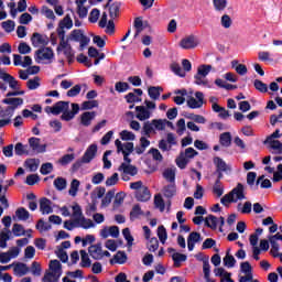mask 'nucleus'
I'll return each instance as SVG.
<instances>
[{
  "instance_id": "2f4dec72",
  "label": "nucleus",
  "mask_w": 282,
  "mask_h": 282,
  "mask_svg": "<svg viewBox=\"0 0 282 282\" xmlns=\"http://www.w3.org/2000/svg\"><path fill=\"white\" fill-rule=\"evenodd\" d=\"M161 91H164V89L160 86H151L148 89V94L152 100H159Z\"/></svg>"
},
{
  "instance_id": "72a5a7b5",
  "label": "nucleus",
  "mask_w": 282,
  "mask_h": 282,
  "mask_svg": "<svg viewBox=\"0 0 282 282\" xmlns=\"http://www.w3.org/2000/svg\"><path fill=\"white\" fill-rule=\"evenodd\" d=\"M15 217H18L20 221H28V219H30V212H28L25 207H20L15 210Z\"/></svg>"
},
{
  "instance_id": "13d9d810",
  "label": "nucleus",
  "mask_w": 282,
  "mask_h": 282,
  "mask_svg": "<svg viewBox=\"0 0 282 282\" xmlns=\"http://www.w3.org/2000/svg\"><path fill=\"white\" fill-rule=\"evenodd\" d=\"M194 83L195 85H199L203 87H210V84L208 83V78L200 76V75H195L194 76Z\"/></svg>"
},
{
  "instance_id": "3c124183",
  "label": "nucleus",
  "mask_w": 282,
  "mask_h": 282,
  "mask_svg": "<svg viewBox=\"0 0 282 282\" xmlns=\"http://www.w3.org/2000/svg\"><path fill=\"white\" fill-rule=\"evenodd\" d=\"M223 263L226 268H235V264L237 263V260L234 256L227 253L225 258L223 259Z\"/></svg>"
},
{
  "instance_id": "58836bf2",
  "label": "nucleus",
  "mask_w": 282,
  "mask_h": 282,
  "mask_svg": "<svg viewBox=\"0 0 282 282\" xmlns=\"http://www.w3.org/2000/svg\"><path fill=\"white\" fill-rule=\"evenodd\" d=\"M80 257H82V262L80 267L82 268H91V259H89V254L85 250H80Z\"/></svg>"
},
{
  "instance_id": "6ab92c4d",
  "label": "nucleus",
  "mask_w": 282,
  "mask_h": 282,
  "mask_svg": "<svg viewBox=\"0 0 282 282\" xmlns=\"http://www.w3.org/2000/svg\"><path fill=\"white\" fill-rule=\"evenodd\" d=\"M31 42L33 47H41V45H47V36L41 33H33Z\"/></svg>"
},
{
  "instance_id": "69168bd1",
  "label": "nucleus",
  "mask_w": 282,
  "mask_h": 282,
  "mask_svg": "<svg viewBox=\"0 0 282 282\" xmlns=\"http://www.w3.org/2000/svg\"><path fill=\"white\" fill-rule=\"evenodd\" d=\"M52 171H54V165L52 163H43L40 169V173L42 175H50Z\"/></svg>"
},
{
  "instance_id": "2eb2a0df",
  "label": "nucleus",
  "mask_w": 282,
  "mask_h": 282,
  "mask_svg": "<svg viewBox=\"0 0 282 282\" xmlns=\"http://www.w3.org/2000/svg\"><path fill=\"white\" fill-rule=\"evenodd\" d=\"M96 153H98V145L96 144L89 145L82 158V161L84 162V164H89V162H91V160L96 158Z\"/></svg>"
},
{
  "instance_id": "49530a36",
  "label": "nucleus",
  "mask_w": 282,
  "mask_h": 282,
  "mask_svg": "<svg viewBox=\"0 0 282 282\" xmlns=\"http://www.w3.org/2000/svg\"><path fill=\"white\" fill-rule=\"evenodd\" d=\"M31 273L33 274V276H41L43 269L41 268V263L37 261H33L31 264Z\"/></svg>"
},
{
  "instance_id": "aec40b11",
  "label": "nucleus",
  "mask_w": 282,
  "mask_h": 282,
  "mask_svg": "<svg viewBox=\"0 0 282 282\" xmlns=\"http://www.w3.org/2000/svg\"><path fill=\"white\" fill-rule=\"evenodd\" d=\"M40 210L42 215H50L54 213V209L52 208V200L48 198H42L40 200Z\"/></svg>"
},
{
  "instance_id": "864d4df0",
  "label": "nucleus",
  "mask_w": 282,
  "mask_h": 282,
  "mask_svg": "<svg viewBox=\"0 0 282 282\" xmlns=\"http://www.w3.org/2000/svg\"><path fill=\"white\" fill-rule=\"evenodd\" d=\"M214 8L217 12L226 10L228 6V0H213Z\"/></svg>"
},
{
  "instance_id": "c85d7f7f",
  "label": "nucleus",
  "mask_w": 282,
  "mask_h": 282,
  "mask_svg": "<svg viewBox=\"0 0 282 282\" xmlns=\"http://www.w3.org/2000/svg\"><path fill=\"white\" fill-rule=\"evenodd\" d=\"M39 164H41V161L39 159H28L24 162V166L29 169L31 173L39 171Z\"/></svg>"
},
{
  "instance_id": "9d476101",
  "label": "nucleus",
  "mask_w": 282,
  "mask_h": 282,
  "mask_svg": "<svg viewBox=\"0 0 282 282\" xmlns=\"http://www.w3.org/2000/svg\"><path fill=\"white\" fill-rule=\"evenodd\" d=\"M214 164L216 166V173H226V175H230L232 173V166L227 164L226 161L219 156L214 158Z\"/></svg>"
},
{
  "instance_id": "c03bdc74",
  "label": "nucleus",
  "mask_w": 282,
  "mask_h": 282,
  "mask_svg": "<svg viewBox=\"0 0 282 282\" xmlns=\"http://www.w3.org/2000/svg\"><path fill=\"white\" fill-rule=\"evenodd\" d=\"M41 14H43V17L50 19L51 21H56V15L54 14V11L52 9H48L46 6H43L41 8Z\"/></svg>"
},
{
  "instance_id": "bb28decb",
  "label": "nucleus",
  "mask_w": 282,
  "mask_h": 282,
  "mask_svg": "<svg viewBox=\"0 0 282 282\" xmlns=\"http://www.w3.org/2000/svg\"><path fill=\"white\" fill-rule=\"evenodd\" d=\"M13 272L17 276H25V274L30 272V269L28 268V264L18 262L13 268Z\"/></svg>"
},
{
  "instance_id": "4be33fe9",
  "label": "nucleus",
  "mask_w": 282,
  "mask_h": 282,
  "mask_svg": "<svg viewBox=\"0 0 282 282\" xmlns=\"http://www.w3.org/2000/svg\"><path fill=\"white\" fill-rule=\"evenodd\" d=\"M2 80H4V83H8L9 87L13 90H19L21 89V83H19V80H17V78H14L12 75H2Z\"/></svg>"
},
{
  "instance_id": "a878e982",
  "label": "nucleus",
  "mask_w": 282,
  "mask_h": 282,
  "mask_svg": "<svg viewBox=\"0 0 282 282\" xmlns=\"http://www.w3.org/2000/svg\"><path fill=\"white\" fill-rule=\"evenodd\" d=\"M151 145V141H149V139H147L145 137H141L140 138V145H137L134 148V151L138 155H142V153H144L148 149V147Z\"/></svg>"
},
{
  "instance_id": "ddd939ff",
  "label": "nucleus",
  "mask_w": 282,
  "mask_h": 282,
  "mask_svg": "<svg viewBox=\"0 0 282 282\" xmlns=\"http://www.w3.org/2000/svg\"><path fill=\"white\" fill-rule=\"evenodd\" d=\"M29 147L35 153H45V151H47V145L41 144V139H39L36 137H32L29 139Z\"/></svg>"
},
{
  "instance_id": "de8ad7c7",
  "label": "nucleus",
  "mask_w": 282,
  "mask_h": 282,
  "mask_svg": "<svg viewBox=\"0 0 282 282\" xmlns=\"http://www.w3.org/2000/svg\"><path fill=\"white\" fill-rule=\"evenodd\" d=\"M253 87H256L260 94H268V84L261 82L260 79H256L253 82Z\"/></svg>"
},
{
  "instance_id": "f03ea898",
  "label": "nucleus",
  "mask_w": 282,
  "mask_h": 282,
  "mask_svg": "<svg viewBox=\"0 0 282 282\" xmlns=\"http://www.w3.org/2000/svg\"><path fill=\"white\" fill-rule=\"evenodd\" d=\"M243 199H246V186H243L241 183H238L236 187L232 188V191H230L220 199V204L228 206V204H237V202H241Z\"/></svg>"
},
{
  "instance_id": "37998d69",
  "label": "nucleus",
  "mask_w": 282,
  "mask_h": 282,
  "mask_svg": "<svg viewBox=\"0 0 282 282\" xmlns=\"http://www.w3.org/2000/svg\"><path fill=\"white\" fill-rule=\"evenodd\" d=\"M53 184L57 191H65L67 188V180L63 177L55 178Z\"/></svg>"
},
{
  "instance_id": "bf43d9fd",
  "label": "nucleus",
  "mask_w": 282,
  "mask_h": 282,
  "mask_svg": "<svg viewBox=\"0 0 282 282\" xmlns=\"http://www.w3.org/2000/svg\"><path fill=\"white\" fill-rule=\"evenodd\" d=\"M73 209V219H88L83 216V208L79 207V205H74L72 207Z\"/></svg>"
},
{
  "instance_id": "b1692460",
  "label": "nucleus",
  "mask_w": 282,
  "mask_h": 282,
  "mask_svg": "<svg viewBox=\"0 0 282 282\" xmlns=\"http://www.w3.org/2000/svg\"><path fill=\"white\" fill-rule=\"evenodd\" d=\"M135 198L138 202H149V199H151V192L149 191V187L145 186L135 192Z\"/></svg>"
},
{
  "instance_id": "423d86ee",
  "label": "nucleus",
  "mask_w": 282,
  "mask_h": 282,
  "mask_svg": "<svg viewBox=\"0 0 282 282\" xmlns=\"http://www.w3.org/2000/svg\"><path fill=\"white\" fill-rule=\"evenodd\" d=\"M61 52H63L69 64L74 63V48H72L69 40H66L65 37H59L57 54H61Z\"/></svg>"
},
{
  "instance_id": "6e6d98bb",
  "label": "nucleus",
  "mask_w": 282,
  "mask_h": 282,
  "mask_svg": "<svg viewBox=\"0 0 282 282\" xmlns=\"http://www.w3.org/2000/svg\"><path fill=\"white\" fill-rule=\"evenodd\" d=\"M214 195H217V197H221L224 195V185L221 184V181L216 180L214 187H213Z\"/></svg>"
},
{
  "instance_id": "a19ab883",
  "label": "nucleus",
  "mask_w": 282,
  "mask_h": 282,
  "mask_svg": "<svg viewBox=\"0 0 282 282\" xmlns=\"http://www.w3.org/2000/svg\"><path fill=\"white\" fill-rule=\"evenodd\" d=\"M256 184H257V186H259V184H260L261 188H272V182L270 180L265 178L264 175L259 176Z\"/></svg>"
},
{
  "instance_id": "412c9836",
  "label": "nucleus",
  "mask_w": 282,
  "mask_h": 282,
  "mask_svg": "<svg viewBox=\"0 0 282 282\" xmlns=\"http://www.w3.org/2000/svg\"><path fill=\"white\" fill-rule=\"evenodd\" d=\"M263 144H269L270 149H272V153L275 155H282V143L279 140H264Z\"/></svg>"
},
{
  "instance_id": "5701e85b",
  "label": "nucleus",
  "mask_w": 282,
  "mask_h": 282,
  "mask_svg": "<svg viewBox=\"0 0 282 282\" xmlns=\"http://www.w3.org/2000/svg\"><path fill=\"white\" fill-rule=\"evenodd\" d=\"M118 171H122L126 175H131V177H134V175H138V167L135 165L121 163Z\"/></svg>"
},
{
  "instance_id": "6e6552de",
  "label": "nucleus",
  "mask_w": 282,
  "mask_h": 282,
  "mask_svg": "<svg viewBox=\"0 0 282 282\" xmlns=\"http://www.w3.org/2000/svg\"><path fill=\"white\" fill-rule=\"evenodd\" d=\"M72 28H74V21H72L69 14H66L64 19L59 21L56 29L58 39H65V30H72Z\"/></svg>"
},
{
  "instance_id": "c9c22d12",
  "label": "nucleus",
  "mask_w": 282,
  "mask_h": 282,
  "mask_svg": "<svg viewBox=\"0 0 282 282\" xmlns=\"http://www.w3.org/2000/svg\"><path fill=\"white\" fill-rule=\"evenodd\" d=\"M74 160H76V154L72 153L63 155L57 162L61 164V166H67V164H72Z\"/></svg>"
},
{
  "instance_id": "7ed1b4c3",
  "label": "nucleus",
  "mask_w": 282,
  "mask_h": 282,
  "mask_svg": "<svg viewBox=\"0 0 282 282\" xmlns=\"http://www.w3.org/2000/svg\"><path fill=\"white\" fill-rule=\"evenodd\" d=\"M48 268L50 272L44 275L43 282H58L61 274H63V267L61 265V261L51 260Z\"/></svg>"
},
{
  "instance_id": "473e14b6",
  "label": "nucleus",
  "mask_w": 282,
  "mask_h": 282,
  "mask_svg": "<svg viewBox=\"0 0 282 282\" xmlns=\"http://www.w3.org/2000/svg\"><path fill=\"white\" fill-rule=\"evenodd\" d=\"M186 254L174 252L172 254V260L174 261V268H182V263L186 261Z\"/></svg>"
},
{
  "instance_id": "603ef678",
  "label": "nucleus",
  "mask_w": 282,
  "mask_h": 282,
  "mask_svg": "<svg viewBox=\"0 0 282 282\" xmlns=\"http://www.w3.org/2000/svg\"><path fill=\"white\" fill-rule=\"evenodd\" d=\"M26 87L30 90L39 89V87H41V78L34 77L33 79H29L26 82Z\"/></svg>"
},
{
  "instance_id": "f3484780",
  "label": "nucleus",
  "mask_w": 282,
  "mask_h": 282,
  "mask_svg": "<svg viewBox=\"0 0 282 282\" xmlns=\"http://www.w3.org/2000/svg\"><path fill=\"white\" fill-rule=\"evenodd\" d=\"M94 120H96V111H86L80 115V124L83 127H91Z\"/></svg>"
},
{
  "instance_id": "5fc2aeb1",
  "label": "nucleus",
  "mask_w": 282,
  "mask_h": 282,
  "mask_svg": "<svg viewBox=\"0 0 282 282\" xmlns=\"http://www.w3.org/2000/svg\"><path fill=\"white\" fill-rule=\"evenodd\" d=\"M14 237H23L25 235V228L21 224H14L12 227Z\"/></svg>"
},
{
  "instance_id": "4c0bfd02",
  "label": "nucleus",
  "mask_w": 282,
  "mask_h": 282,
  "mask_svg": "<svg viewBox=\"0 0 282 282\" xmlns=\"http://www.w3.org/2000/svg\"><path fill=\"white\" fill-rule=\"evenodd\" d=\"M163 177H164V180L170 182V184H175V169H173V167L166 169L163 172Z\"/></svg>"
},
{
  "instance_id": "4d7b16f0",
  "label": "nucleus",
  "mask_w": 282,
  "mask_h": 282,
  "mask_svg": "<svg viewBox=\"0 0 282 282\" xmlns=\"http://www.w3.org/2000/svg\"><path fill=\"white\" fill-rule=\"evenodd\" d=\"M134 28L137 30L134 37L140 36L142 31L144 30V22L142 21V18L134 19Z\"/></svg>"
},
{
  "instance_id": "393cba45",
  "label": "nucleus",
  "mask_w": 282,
  "mask_h": 282,
  "mask_svg": "<svg viewBox=\"0 0 282 282\" xmlns=\"http://www.w3.org/2000/svg\"><path fill=\"white\" fill-rule=\"evenodd\" d=\"M163 195L167 199L175 197V195H177V186L175 185V183H170L169 185H165L163 187Z\"/></svg>"
},
{
  "instance_id": "09e8293b",
  "label": "nucleus",
  "mask_w": 282,
  "mask_h": 282,
  "mask_svg": "<svg viewBox=\"0 0 282 282\" xmlns=\"http://www.w3.org/2000/svg\"><path fill=\"white\" fill-rule=\"evenodd\" d=\"M143 133L148 137L151 138V133H155V127L153 124V121H147L143 124Z\"/></svg>"
},
{
  "instance_id": "f257e3e1",
  "label": "nucleus",
  "mask_w": 282,
  "mask_h": 282,
  "mask_svg": "<svg viewBox=\"0 0 282 282\" xmlns=\"http://www.w3.org/2000/svg\"><path fill=\"white\" fill-rule=\"evenodd\" d=\"M80 111V106L78 104H72V111H69V102L68 101H57L54 105V116H61V120L65 122H69V120H74L76 115Z\"/></svg>"
},
{
  "instance_id": "774afa93",
  "label": "nucleus",
  "mask_w": 282,
  "mask_h": 282,
  "mask_svg": "<svg viewBox=\"0 0 282 282\" xmlns=\"http://www.w3.org/2000/svg\"><path fill=\"white\" fill-rule=\"evenodd\" d=\"M1 25L4 29V31H7L8 33L14 32V21L8 20L2 22Z\"/></svg>"
},
{
  "instance_id": "0e129e2a",
  "label": "nucleus",
  "mask_w": 282,
  "mask_h": 282,
  "mask_svg": "<svg viewBox=\"0 0 282 282\" xmlns=\"http://www.w3.org/2000/svg\"><path fill=\"white\" fill-rule=\"evenodd\" d=\"M147 246L150 252H155V250L160 248V241L158 240V238H151Z\"/></svg>"
},
{
  "instance_id": "a18cd8bd",
  "label": "nucleus",
  "mask_w": 282,
  "mask_h": 282,
  "mask_svg": "<svg viewBox=\"0 0 282 282\" xmlns=\"http://www.w3.org/2000/svg\"><path fill=\"white\" fill-rule=\"evenodd\" d=\"M210 69H213V66H210V65H200L197 68L196 76H203L206 78V76H208V74H210Z\"/></svg>"
},
{
  "instance_id": "4468645a",
  "label": "nucleus",
  "mask_w": 282,
  "mask_h": 282,
  "mask_svg": "<svg viewBox=\"0 0 282 282\" xmlns=\"http://www.w3.org/2000/svg\"><path fill=\"white\" fill-rule=\"evenodd\" d=\"M88 254H90L91 259L95 261H100L102 259V243L98 242L88 248Z\"/></svg>"
},
{
  "instance_id": "e433bc0d",
  "label": "nucleus",
  "mask_w": 282,
  "mask_h": 282,
  "mask_svg": "<svg viewBox=\"0 0 282 282\" xmlns=\"http://www.w3.org/2000/svg\"><path fill=\"white\" fill-rule=\"evenodd\" d=\"M78 188H80V181H78L77 178H74L70 182V188L68 191V195H70V197H76V195H78Z\"/></svg>"
},
{
  "instance_id": "f8f14e48",
  "label": "nucleus",
  "mask_w": 282,
  "mask_h": 282,
  "mask_svg": "<svg viewBox=\"0 0 282 282\" xmlns=\"http://www.w3.org/2000/svg\"><path fill=\"white\" fill-rule=\"evenodd\" d=\"M3 105H10L7 109H10L11 116H14V110L23 105V98L9 97L2 100Z\"/></svg>"
},
{
  "instance_id": "20e7f679",
  "label": "nucleus",
  "mask_w": 282,
  "mask_h": 282,
  "mask_svg": "<svg viewBox=\"0 0 282 282\" xmlns=\"http://www.w3.org/2000/svg\"><path fill=\"white\" fill-rule=\"evenodd\" d=\"M64 228L66 230H74V228H84V230H89V228H96V224L91 219H72L64 221Z\"/></svg>"
},
{
  "instance_id": "cd10ccee",
  "label": "nucleus",
  "mask_w": 282,
  "mask_h": 282,
  "mask_svg": "<svg viewBox=\"0 0 282 282\" xmlns=\"http://www.w3.org/2000/svg\"><path fill=\"white\" fill-rule=\"evenodd\" d=\"M138 96H142V89L134 88V93H129L128 95H126L124 98H126L127 102H129V104L142 101V99Z\"/></svg>"
},
{
  "instance_id": "a211bd4d",
  "label": "nucleus",
  "mask_w": 282,
  "mask_h": 282,
  "mask_svg": "<svg viewBox=\"0 0 282 282\" xmlns=\"http://www.w3.org/2000/svg\"><path fill=\"white\" fill-rule=\"evenodd\" d=\"M137 116L135 118L143 122L144 120H149L151 118V110L144 106H137L135 107Z\"/></svg>"
},
{
  "instance_id": "0eeeda50",
  "label": "nucleus",
  "mask_w": 282,
  "mask_h": 282,
  "mask_svg": "<svg viewBox=\"0 0 282 282\" xmlns=\"http://www.w3.org/2000/svg\"><path fill=\"white\" fill-rule=\"evenodd\" d=\"M35 62L36 63H52V58H54V51L51 47H42L35 52Z\"/></svg>"
},
{
  "instance_id": "ea45409f",
  "label": "nucleus",
  "mask_w": 282,
  "mask_h": 282,
  "mask_svg": "<svg viewBox=\"0 0 282 282\" xmlns=\"http://www.w3.org/2000/svg\"><path fill=\"white\" fill-rule=\"evenodd\" d=\"M84 35L82 30H73L66 41H75V43H78Z\"/></svg>"
},
{
  "instance_id": "680f3d73",
  "label": "nucleus",
  "mask_w": 282,
  "mask_h": 282,
  "mask_svg": "<svg viewBox=\"0 0 282 282\" xmlns=\"http://www.w3.org/2000/svg\"><path fill=\"white\" fill-rule=\"evenodd\" d=\"M158 237L161 243H166V239H169V235L166 234V228H164V226H159Z\"/></svg>"
},
{
  "instance_id": "e2e57ef3",
  "label": "nucleus",
  "mask_w": 282,
  "mask_h": 282,
  "mask_svg": "<svg viewBox=\"0 0 282 282\" xmlns=\"http://www.w3.org/2000/svg\"><path fill=\"white\" fill-rule=\"evenodd\" d=\"M8 241H10V230L8 232L0 234V248H8Z\"/></svg>"
},
{
  "instance_id": "dca6fc26",
  "label": "nucleus",
  "mask_w": 282,
  "mask_h": 282,
  "mask_svg": "<svg viewBox=\"0 0 282 282\" xmlns=\"http://www.w3.org/2000/svg\"><path fill=\"white\" fill-rule=\"evenodd\" d=\"M202 239V234L197 231H193L189 234V236L187 237V248L189 252H193V250H195V243H199Z\"/></svg>"
},
{
  "instance_id": "338daca9",
  "label": "nucleus",
  "mask_w": 282,
  "mask_h": 282,
  "mask_svg": "<svg viewBox=\"0 0 282 282\" xmlns=\"http://www.w3.org/2000/svg\"><path fill=\"white\" fill-rule=\"evenodd\" d=\"M120 138H121V140L126 141V142L129 140L133 141V140H135V134L131 131L122 130L120 132Z\"/></svg>"
},
{
  "instance_id": "c756f323",
  "label": "nucleus",
  "mask_w": 282,
  "mask_h": 282,
  "mask_svg": "<svg viewBox=\"0 0 282 282\" xmlns=\"http://www.w3.org/2000/svg\"><path fill=\"white\" fill-rule=\"evenodd\" d=\"M121 6H122V3H120V2H113L109 7V17H110V19H118V17H120Z\"/></svg>"
},
{
  "instance_id": "7c9ffc66",
  "label": "nucleus",
  "mask_w": 282,
  "mask_h": 282,
  "mask_svg": "<svg viewBox=\"0 0 282 282\" xmlns=\"http://www.w3.org/2000/svg\"><path fill=\"white\" fill-rule=\"evenodd\" d=\"M219 143L221 147H230L232 144V134L230 132H224L219 135Z\"/></svg>"
},
{
  "instance_id": "8fccbe9b",
  "label": "nucleus",
  "mask_w": 282,
  "mask_h": 282,
  "mask_svg": "<svg viewBox=\"0 0 282 282\" xmlns=\"http://www.w3.org/2000/svg\"><path fill=\"white\" fill-rule=\"evenodd\" d=\"M154 206L155 208H159L161 213H164L165 204L164 198H162L161 194L154 196Z\"/></svg>"
},
{
  "instance_id": "1a4fd4ad",
  "label": "nucleus",
  "mask_w": 282,
  "mask_h": 282,
  "mask_svg": "<svg viewBox=\"0 0 282 282\" xmlns=\"http://www.w3.org/2000/svg\"><path fill=\"white\" fill-rule=\"evenodd\" d=\"M187 107L189 109H202L204 107V93L196 91L195 97H189L187 99Z\"/></svg>"
},
{
  "instance_id": "052dcab7",
  "label": "nucleus",
  "mask_w": 282,
  "mask_h": 282,
  "mask_svg": "<svg viewBox=\"0 0 282 282\" xmlns=\"http://www.w3.org/2000/svg\"><path fill=\"white\" fill-rule=\"evenodd\" d=\"M96 108H98V100H88L82 104V109L84 111L96 109Z\"/></svg>"
},
{
  "instance_id": "39448f33",
  "label": "nucleus",
  "mask_w": 282,
  "mask_h": 282,
  "mask_svg": "<svg viewBox=\"0 0 282 282\" xmlns=\"http://www.w3.org/2000/svg\"><path fill=\"white\" fill-rule=\"evenodd\" d=\"M115 145L117 148V153H122L126 164H131V159L129 158V155L133 153V142L122 143L120 139H117L115 141Z\"/></svg>"
},
{
  "instance_id": "79ce46f5",
  "label": "nucleus",
  "mask_w": 282,
  "mask_h": 282,
  "mask_svg": "<svg viewBox=\"0 0 282 282\" xmlns=\"http://www.w3.org/2000/svg\"><path fill=\"white\" fill-rule=\"evenodd\" d=\"M205 226L212 228V230H217V217L209 215L205 218Z\"/></svg>"
},
{
  "instance_id": "9b49d317",
  "label": "nucleus",
  "mask_w": 282,
  "mask_h": 282,
  "mask_svg": "<svg viewBox=\"0 0 282 282\" xmlns=\"http://www.w3.org/2000/svg\"><path fill=\"white\" fill-rule=\"evenodd\" d=\"M197 45H199V40L195 35H187L180 42V47H182V50H195Z\"/></svg>"
},
{
  "instance_id": "f704fd0d",
  "label": "nucleus",
  "mask_w": 282,
  "mask_h": 282,
  "mask_svg": "<svg viewBox=\"0 0 282 282\" xmlns=\"http://www.w3.org/2000/svg\"><path fill=\"white\" fill-rule=\"evenodd\" d=\"M15 155H30V150L28 145H23V143L19 142L14 147Z\"/></svg>"
}]
</instances>
